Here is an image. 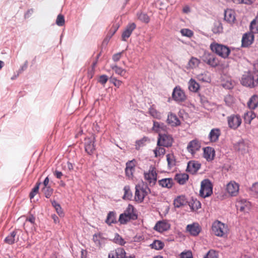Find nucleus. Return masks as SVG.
Segmentation results:
<instances>
[{"instance_id":"1","label":"nucleus","mask_w":258,"mask_h":258,"mask_svg":"<svg viewBox=\"0 0 258 258\" xmlns=\"http://www.w3.org/2000/svg\"><path fill=\"white\" fill-rule=\"evenodd\" d=\"M243 86L249 88H254L258 85V75L252 72H245L241 79Z\"/></svg>"},{"instance_id":"2","label":"nucleus","mask_w":258,"mask_h":258,"mask_svg":"<svg viewBox=\"0 0 258 258\" xmlns=\"http://www.w3.org/2000/svg\"><path fill=\"white\" fill-rule=\"evenodd\" d=\"M210 48L213 52L224 58L228 57L230 52V49L228 46L217 43H211Z\"/></svg>"},{"instance_id":"3","label":"nucleus","mask_w":258,"mask_h":258,"mask_svg":"<svg viewBox=\"0 0 258 258\" xmlns=\"http://www.w3.org/2000/svg\"><path fill=\"white\" fill-rule=\"evenodd\" d=\"M212 230L213 233L219 237L226 235L228 231L227 225L218 220L213 223Z\"/></svg>"},{"instance_id":"4","label":"nucleus","mask_w":258,"mask_h":258,"mask_svg":"<svg viewBox=\"0 0 258 258\" xmlns=\"http://www.w3.org/2000/svg\"><path fill=\"white\" fill-rule=\"evenodd\" d=\"M135 188V199L139 203H142L145 197L151 192V190L147 185L144 186V185L137 184L136 185Z\"/></svg>"},{"instance_id":"5","label":"nucleus","mask_w":258,"mask_h":258,"mask_svg":"<svg viewBox=\"0 0 258 258\" xmlns=\"http://www.w3.org/2000/svg\"><path fill=\"white\" fill-rule=\"evenodd\" d=\"M137 218V215L134 213L133 206L129 205L124 212L120 215L118 220L121 224H124L130 220H136Z\"/></svg>"},{"instance_id":"6","label":"nucleus","mask_w":258,"mask_h":258,"mask_svg":"<svg viewBox=\"0 0 258 258\" xmlns=\"http://www.w3.org/2000/svg\"><path fill=\"white\" fill-rule=\"evenodd\" d=\"M213 193V185L209 179H204L201 184L200 195L203 198L209 197Z\"/></svg>"},{"instance_id":"7","label":"nucleus","mask_w":258,"mask_h":258,"mask_svg":"<svg viewBox=\"0 0 258 258\" xmlns=\"http://www.w3.org/2000/svg\"><path fill=\"white\" fill-rule=\"evenodd\" d=\"M173 143V138L171 136L167 134H159L157 146L165 147H171Z\"/></svg>"},{"instance_id":"8","label":"nucleus","mask_w":258,"mask_h":258,"mask_svg":"<svg viewBox=\"0 0 258 258\" xmlns=\"http://www.w3.org/2000/svg\"><path fill=\"white\" fill-rule=\"evenodd\" d=\"M202 59L203 61L212 67H216L219 64L218 60L216 56L209 52H205Z\"/></svg>"},{"instance_id":"9","label":"nucleus","mask_w":258,"mask_h":258,"mask_svg":"<svg viewBox=\"0 0 258 258\" xmlns=\"http://www.w3.org/2000/svg\"><path fill=\"white\" fill-rule=\"evenodd\" d=\"M228 126L232 129H237L241 124L242 119L238 114H232L227 117Z\"/></svg>"},{"instance_id":"10","label":"nucleus","mask_w":258,"mask_h":258,"mask_svg":"<svg viewBox=\"0 0 258 258\" xmlns=\"http://www.w3.org/2000/svg\"><path fill=\"white\" fill-rule=\"evenodd\" d=\"M157 174L155 168L150 166L148 172L144 173V177L148 181L150 186L154 185L157 181Z\"/></svg>"},{"instance_id":"11","label":"nucleus","mask_w":258,"mask_h":258,"mask_svg":"<svg viewBox=\"0 0 258 258\" xmlns=\"http://www.w3.org/2000/svg\"><path fill=\"white\" fill-rule=\"evenodd\" d=\"M172 97L176 102H183L186 99V96L184 91L179 86L175 87L172 94Z\"/></svg>"},{"instance_id":"12","label":"nucleus","mask_w":258,"mask_h":258,"mask_svg":"<svg viewBox=\"0 0 258 258\" xmlns=\"http://www.w3.org/2000/svg\"><path fill=\"white\" fill-rule=\"evenodd\" d=\"M137 161L135 159L128 161L125 164V175L130 179H132L133 177V174L135 171V167Z\"/></svg>"},{"instance_id":"13","label":"nucleus","mask_w":258,"mask_h":258,"mask_svg":"<svg viewBox=\"0 0 258 258\" xmlns=\"http://www.w3.org/2000/svg\"><path fill=\"white\" fill-rule=\"evenodd\" d=\"M201 143L197 139L193 140L189 142L187 145V149L191 154H195L201 148Z\"/></svg>"},{"instance_id":"14","label":"nucleus","mask_w":258,"mask_h":258,"mask_svg":"<svg viewBox=\"0 0 258 258\" xmlns=\"http://www.w3.org/2000/svg\"><path fill=\"white\" fill-rule=\"evenodd\" d=\"M136 25L135 23L128 24L124 31L122 33L121 38L122 41H126L130 37L133 31L136 29Z\"/></svg>"},{"instance_id":"15","label":"nucleus","mask_w":258,"mask_h":258,"mask_svg":"<svg viewBox=\"0 0 258 258\" xmlns=\"http://www.w3.org/2000/svg\"><path fill=\"white\" fill-rule=\"evenodd\" d=\"M234 148L241 154H244L247 151L248 146L243 139H240L234 144Z\"/></svg>"},{"instance_id":"16","label":"nucleus","mask_w":258,"mask_h":258,"mask_svg":"<svg viewBox=\"0 0 258 258\" xmlns=\"http://www.w3.org/2000/svg\"><path fill=\"white\" fill-rule=\"evenodd\" d=\"M253 40L254 35L251 31L245 33L242 36V46L243 47H248L252 43Z\"/></svg>"},{"instance_id":"17","label":"nucleus","mask_w":258,"mask_h":258,"mask_svg":"<svg viewBox=\"0 0 258 258\" xmlns=\"http://www.w3.org/2000/svg\"><path fill=\"white\" fill-rule=\"evenodd\" d=\"M226 190L231 196H236L238 193L239 185L234 181H231L227 184Z\"/></svg>"},{"instance_id":"18","label":"nucleus","mask_w":258,"mask_h":258,"mask_svg":"<svg viewBox=\"0 0 258 258\" xmlns=\"http://www.w3.org/2000/svg\"><path fill=\"white\" fill-rule=\"evenodd\" d=\"M237 209L241 212H248L251 207L250 203L245 199H241L237 202Z\"/></svg>"},{"instance_id":"19","label":"nucleus","mask_w":258,"mask_h":258,"mask_svg":"<svg viewBox=\"0 0 258 258\" xmlns=\"http://www.w3.org/2000/svg\"><path fill=\"white\" fill-rule=\"evenodd\" d=\"M201 164L196 161H190L187 163L186 171L194 174L201 168Z\"/></svg>"},{"instance_id":"20","label":"nucleus","mask_w":258,"mask_h":258,"mask_svg":"<svg viewBox=\"0 0 258 258\" xmlns=\"http://www.w3.org/2000/svg\"><path fill=\"white\" fill-rule=\"evenodd\" d=\"M95 137H94L92 139L88 138L86 139L85 143V149L86 152L89 155L93 154L95 150L94 145Z\"/></svg>"},{"instance_id":"21","label":"nucleus","mask_w":258,"mask_h":258,"mask_svg":"<svg viewBox=\"0 0 258 258\" xmlns=\"http://www.w3.org/2000/svg\"><path fill=\"white\" fill-rule=\"evenodd\" d=\"M215 153V150L212 147H207L204 148L203 157L207 160V161H212L214 158Z\"/></svg>"},{"instance_id":"22","label":"nucleus","mask_w":258,"mask_h":258,"mask_svg":"<svg viewBox=\"0 0 258 258\" xmlns=\"http://www.w3.org/2000/svg\"><path fill=\"white\" fill-rule=\"evenodd\" d=\"M93 240L96 245L99 247H102L106 243V238L103 237L100 233L95 234L93 236Z\"/></svg>"},{"instance_id":"23","label":"nucleus","mask_w":258,"mask_h":258,"mask_svg":"<svg viewBox=\"0 0 258 258\" xmlns=\"http://www.w3.org/2000/svg\"><path fill=\"white\" fill-rule=\"evenodd\" d=\"M170 228V225L167 222L162 221H158L154 226V229L159 232L169 230Z\"/></svg>"},{"instance_id":"24","label":"nucleus","mask_w":258,"mask_h":258,"mask_svg":"<svg viewBox=\"0 0 258 258\" xmlns=\"http://www.w3.org/2000/svg\"><path fill=\"white\" fill-rule=\"evenodd\" d=\"M167 121L168 124L172 126H178L180 124V121L177 116L172 112H169L168 114Z\"/></svg>"},{"instance_id":"25","label":"nucleus","mask_w":258,"mask_h":258,"mask_svg":"<svg viewBox=\"0 0 258 258\" xmlns=\"http://www.w3.org/2000/svg\"><path fill=\"white\" fill-rule=\"evenodd\" d=\"M220 135L221 131L219 128H213L209 133V139L211 142H216L218 140Z\"/></svg>"},{"instance_id":"26","label":"nucleus","mask_w":258,"mask_h":258,"mask_svg":"<svg viewBox=\"0 0 258 258\" xmlns=\"http://www.w3.org/2000/svg\"><path fill=\"white\" fill-rule=\"evenodd\" d=\"M188 175L185 173H177L174 177V179L180 185L184 184L188 180Z\"/></svg>"},{"instance_id":"27","label":"nucleus","mask_w":258,"mask_h":258,"mask_svg":"<svg viewBox=\"0 0 258 258\" xmlns=\"http://www.w3.org/2000/svg\"><path fill=\"white\" fill-rule=\"evenodd\" d=\"M234 12L231 9H227L224 11V20L229 23L234 22L235 20Z\"/></svg>"},{"instance_id":"28","label":"nucleus","mask_w":258,"mask_h":258,"mask_svg":"<svg viewBox=\"0 0 258 258\" xmlns=\"http://www.w3.org/2000/svg\"><path fill=\"white\" fill-rule=\"evenodd\" d=\"M158 183L159 185L162 187L169 189L171 188L173 185V180L171 178H166L159 180Z\"/></svg>"},{"instance_id":"29","label":"nucleus","mask_w":258,"mask_h":258,"mask_svg":"<svg viewBox=\"0 0 258 258\" xmlns=\"http://www.w3.org/2000/svg\"><path fill=\"white\" fill-rule=\"evenodd\" d=\"M186 230L189 232L191 235L197 236L199 234L201 228L198 224L194 223L192 225H188L186 227Z\"/></svg>"},{"instance_id":"30","label":"nucleus","mask_w":258,"mask_h":258,"mask_svg":"<svg viewBox=\"0 0 258 258\" xmlns=\"http://www.w3.org/2000/svg\"><path fill=\"white\" fill-rule=\"evenodd\" d=\"M187 203V200L185 196H178L174 201V205L176 208H180L185 205Z\"/></svg>"},{"instance_id":"31","label":"nucleus","mask_w":258,"mask_h":258,"mask_svg":"<svg viewBox=\"0 0 258 258\" xmlns=\"http://www.w3.org/2000/svg\"><path fill=\"white\" fill-rule=\"evenodd\" d=\"M105 223L110 226L112 224L116 223V213L114 211H110L107 216L105 220Z\"/></svg>"},{"instance_id":"32","label":"nucleus","mask_w":258,"mask_h":258,"mask_svg":"<svg viewBox=\"0 0 258 258\" xmlns=\"http://www.w3.org/2000/svg\"><path fill=\"white\" fill-rule=\"evenodd\" d=\"M247 105L250 109H255L258 106V96L254 95L251 96L247 102Z\"/></svg>"},{"instance_id":"33","label":"nucleus","mask_w":258,"mask_h":258,"mask_svg":"<svg viewBox=\"0 0 258 258\" xmlns=\"http://www.w3.org/2000/svg\"><path fill=\"white\" fill-rule=\"evenodd\" d=\"M200 88L199 84L194 79H191L188 82V89L193 92H196Z\"/></svg>"},{"instance_id":"34","label":"nucleus","mask_w":258,"mask_h":258,"mask_svg":"<svg viewBox=\"0 0 258 258\" xmlns=\"http://www.w3.org/2000/svg\"><path fill=\"white\" fill-rule=\"evenodd\" d=\"M17 231L14 230L11 232L5 239L4 241L6 243L9 244H13L15 241V237Z\"/></svg>"},{"instance_id":"35","label":"nucleus","mask_w":258,"mask_h":258,"mask_svg":"<svg viewBox=\"0 0 258 258\" xmlns=\"http://www.w3.org/2000/svg\"><path fill=\"white\" fill-rule=\"evenodd\" d=\"M110 68L114 72L120 76L125 77L126 75V70L122 69L121 68L117 66L116 64H111Z\"/></svg>"},{"instance_id":"36","label":"nucleus","mask_w":258,"mask_h":258,"mask_svg":"<svg viewBox=\"0 0 258 258\" xmlns=\"http://www.w3.org/2000/svg\"><path fill=\"white\" fill-rule=\"evenodd\" d=\"M52 206L54 207L55 209L56 213L60 217H63L64 216V213L63 212V210L60 205L59 204H58L57 202H56L55 200L51 201Z\"/></svg>"},{"instance_id":"37","label":"nucleus","mask_w":258,"mask_h":258,"mask_svg":"<svg viewBox=\"0 0 258 258\" xmlns=\"http://www.w3.org/2000/svg\"><path fill=\"white\" fill-rule=\"evenodd\" d=\"M124 195L122 197L123 199L125 200H131L133 197V194L131 191L130 187L128 185H125L123 188Z\"/></svg>"},{"instance_id":"38","label":"nucleus","mask_w":258,"mask_h":258,"mask_svg":"<svg viewBox=\"0 0 258 258\" xmlns=\"http://www.w3.org/2000/svg\"><path fill=\"white\" fill-rule=\"evenodd\" d=\"M249 28L253 33H258V17H256L251 21Z\"/></svg>"},{"instance_id":"39","label":"nucleus","mask_w":258,"mask_h":258,"mask_svg":"<svg viewBox=\"0 0 258 258\" xmlns=\"http://www.w3.org/2000/svg\"><path fill=\"white\" fill-rule=\"evenodd\" d=\"M164 127L165 125L163 123H160L155 121H153V126L152 127V130L155 132H160L161 130H164Z\"/></svg>"},{"instance_id":"40","label":"nucleus","mask_w":258,"mask_h":258,"mask_svg":"<svg viewBox=\"0 0 258 258\" xmlns=\"http://www.w3.org/2000/svg\"><path fill=\"white\" fill-rule=\"evenodd\" d=\"M168 167L171 168L176 165L175 157L173 154H168L166 155Z\"/></svg>"},{"instance_id":"41","label":"nucleus","mask_w":258,"mask_h":258,"mask_svg":"<svg viewBox=\"0 0 258 258\" xmlns=\"http://www.w3.org/2000/svg\"><path fill=\"white\" fill-rule=\"evenodd\" d=\"M150 245L152 248H154L156 250H160L163 248L164 244L160 240H155Z\"/></svg>"},{"instance_id":"42","label":"nucleus","mask_w":258,"mask_h":258,"mask_svg":"<svg viewBox=\"0 0 258 258\" xmlns=\"http://www.w3.org/2000/svg\"><path fill=\"white\" fill-rule=\"evenodd\" d=\"M137 17L139 20L145 23H148L150 21V18L147 14L144 13H138Z\"/></svg>"},{"instance_id":"43","label":"nucleus","mask_w":258,"mask_h":258,"mask_svg":"<svg viewBox=\"0 0 258 258\" xmlns=\"http://www.w3.org/2000/svg\"><path fill=\"white\" fill-rule=\"evenodd\" d=\"M212 31L215 34L221 33L223 31L222 24L219 22L215 23Z\"/></svg>"},{"instance_id":"44","label":"nucleus","mask_w":258,"mask_h":258,"mask_svg":"<svg viewBox=\"0 0 258 258\" xmlns=\"http://www.w3.org/2000/svg\"><path fill=\"white\" fill-rule=\"evenodd\" d=\"M149 114L154 118L160 119L161 118V115L159 112L153 107H150L149 109Z\"/></svg>"},{"instance_id":"45","label":"nucleus","mask_w":258,"mask_h":258,"mask_svg":"<svg viewBox=\"0 0 258 258\" xmlns=\"http://www.w3.org/2000/svg\"><path fill=\"white\" fill-rule=\"evenodd\" d=\"M154 152L155 156L157 157L161 155H164L165 153V149L163 147H161V146H158L154 150Z\"/></svg>"},{"instance_id":"46","label":"nucleus","mask_w":258,"mask_h":258,"mask_svg":"<svg viewBox=\"0 0 258 258\" xmlns=\"http://www.w3.org/2000/svg\"><path fill=\"white\" fill-rule=\"evenodd\" d=\"M113 241L120 245H123L125 243L124 240L118 233L115 234Z\"/></svg>"},{"instance_id":"47","label":"nucleus","mask_w":258,"mask_h":258,"mask_svg":"<svg viewBox=\"0 0 258 258\" xmlns=\"http://www.w3.org/2000/svg\"><path fill=\"white\" fill-rule=\"evenodd\" d=\"M224 101L227 106L231 107L234 103V98L230 95H227L225 96Z\"/></svg>"},{"instance_id":"48","label":"nucleus","mask_w":258,"mask_h":258,"mask_svg":"<svg viewBox=\"0 0 258 258\" xmlns=\"http://www.w3.org/2000/svg\"><path fill=\"white\" fill-rule=\"evenodd\" d=\"M41 184L40 182H37L36 185L32 188V191L30 192L29 197L30 199H32L36 194L38 192L39 185Z\"/></svg>"},{"instance_id":"49","label":"nucleus","mask_w":258,"mask_h":258,"mask_svg":"<svg viewBox=\"0 0 258 258\" xmlns=\"http://www.w3.org/2000/svg\"><path fill=\"white\" fill-rule=\"evenodd\" d=\"M116 258H126L125 250L122 248H118L115 251Z\"/></svg>"},{"instance_id":"50","label":"nucleus","mask_w":258,"mask_h":258,"mask_svg":"<svg viewBox=\"0 0 258 258\" xmlns=\"http://www.w3.org/2000/svg\"><path fill=\"white\" fill-rule=\"evenodd\" d=\"M200 61L195 57H192L188 62V65L190 68H194L198 66Z\"/></svg>"},{"instance_id":"51","label":"nucleus","mask_w":258,"mask_h":258,"mask_svg":"<svg viewBox=\"0 0 258 258\" xmlns=\"http://www.w3.org/2000/svg\"><path fill=\"white\" fill-rule=\"evenodd\" d=\"M64 16L61 14H59L56 20V24L58 26H62L64 24Z\"/></svg>"},{"instance_id":"52","label":"nucleus","mask_w":258,"mask_h":258,"mask_svg":"<svg viewBox=\"0 0 258 258\" xmlns=\"http://www.w3.org/2000/svg\"><path fill=\"white\" fill-rule=\"evenodd\" d=\"M42 191L44 192L45 197L46 198H49L53 192V189L50 187H44L42 188Z\"/></svg>"},{"instance_id":"53","label":"nucleus","mask_w":258,"mask_h":258,"mask_svg":"<svg viewBox=\"0 0 258 258\" xmlns=\"http://www.w3.org/2000/svg\"><path fill=\"white\" fill-rule=\"evenodd\" d=\"M204 258H218V254L215 251L210 250L204 255Z\"/></svg>"},{"instance_id":"54","label":"nucleus","mask_w":258,"mask_h":258,"mask_svg":"<svg viewBox=\"0 0 258 258\" xmlns=\"http://www.w3.org/2000/svg\"><path fill=\"white\" fill-rule=\"evenodd\" d=\"M200 102L206 108H208L210 105V103L207 98L204 96H200Z\"/></svg>"},{"instance_id":"55","label":"nucleus","mask_w":258,"mask_h":258,"mask_svg":"<svg viewBox=\"0 0 258 258\" xmlns=\"http://www.w3.org/2000/svg\"><path fill=\"white\" fill-rule=\"evenodd\" d=\"M180 32L183 36L190 37L192 36L193 32L188 29H182L180 30Z\"/></svg>"},{"instance_id":"56","label":"nucleus","mask_w":258,"mask_h":258,"mask_svg":"<svg viewBox=\"0 0 258 258\" xmlns=\"http://www.w3.org/2000/svg\"><path fill=\"white\" fill-rule=\"evenodd\" d=\"M110 82L117 88H119L122 84V82L121 81L113 77H111L110 78Z\"/></svg>"},{"instance_id":"57","label":"nucleus","mask_w":258,"mask_h":258,"mask_svg":"<svg viewBox=\"0 0 258 258\" xmlns=\"http://www.w3.org/2000/svg\"><path fill=\"white\" fill-rule=\"evenodd\" d=\"M118 28V26H113V27L110 30L109 32H108L107 38H108V39H110L112 36L115 34V33L116 32Z\"/></svg>"},{"instance_id":"58","label":"nucleus","mask_w":258,"mask_h":258,"mask_svg":"<svg viewBox=\"0 0 258 258\" xmlns=\"http://www.w3.org/2000/svg\"><path fill=\"white\" fill-rule=\"evenodd\" d=\"M124 52V50H122L121 52L114 54L112 55V60L114 62H117V61H119L122 56V54Z\"/></svg>"},{"instance_id":"59","label":"nucleus","mask_w":258,"mask_h":258,"mask_svg":"<svg viewBox=\"0 0 258 258\" xmlns=\"http://www.w3.org/2000/svg\"><path fill=\"white\" fill-rule=\"evenodd\" d=\"M192 210H198L201 208V204L200 201L196 200L194 201V203L190 206Z\"/></svg>"},{"instance_id":"60","label":"nucleus","mask_w":258,"mask_h":258,"mask_svg":"<svg viewBox=\"0 0 258 258\" xmlns=\"http://www.w3.org/2000/svg\"><path fill=\"white\" fill-rule=\"evenodd\" d=\"M156 6L160 10H163L166 8V5L164 2L160 0H157L156 2Z\"/></svg>"},{"instance_id":"61","label":"nucleus","mask_w":258,"mask_h":258,"mask_svg":"<svg viewBox=\"0 0 258 258\" xmlns=\"http://www.w3.org/2000/svg\"><path fill=\"white\" fill-rule=\"evenodd\" d=\"M108 78L107 75H102L100 76L98 82L102 85H104L107 81Z\"/></svg>"},{"instance_id":"62","label":"nucleus","mask_w":258,"mask_h":258,"mask_svg":"<svg viewBox=\"0 0 258 258\" xmlns=\"http://www.w3.org/2000/svg\"><path fill=\"white\" fill-rule=\"evenodd\" d=\"M180 258H192V253L189 251L183 252L180 254Z\"/></svg>"},{"instance_id":"63","label":"nucleus","mask_w":258,"mask_h":258,"mask_svg":"<svg viewBox=\"0 0 258 258\" xmlns=\"http://www.w3.org/2000/svg\"><path fill=\"white\" fill-rule=\"evenodd\" d=\"M198 78L200 80L202 81L203 82H208L210 80V78L204 74L199 75Z\"/></svg>"},{"instance_id":"64","label":"nucleus","mask_w":258,"mask_h":258,"mask_svg":"<svg viewBox=\"0 0 258 258\" xmlns=\"http://www.w3.org/2000/svg\"><path fill=\"white\" fill-rule=\"evenodd\" d=\"M251 190L255 193L256 196L258 197V182L253 184L251 187Z\"/></svg>"}]
</instances>
